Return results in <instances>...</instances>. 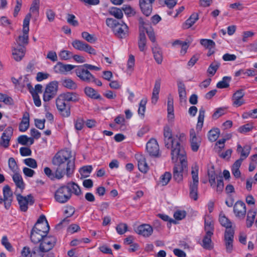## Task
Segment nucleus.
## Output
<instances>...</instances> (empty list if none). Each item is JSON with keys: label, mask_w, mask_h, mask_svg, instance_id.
Segmentation results:
<instances>
[{"label": "nucleus", "mask_w": 257, "mask_h": 257, "mask_svg": "<svg viewBox=\"0 0 257 257\" xmlns=\"http://www.w3.org/2000/svg\"><path fill=\"white\" fill-rule=\"evenodd\" d=\"M71 151L67 149L58 151L53 157L52 163L54 166L55 177L60 179L65 174L70 177L75 169L74 159L72 161Z\"/></svg>", "instance_id": "f257e3e1"}, {"label": "nucleus", "mask_w": 257, "mask_h": 257, "mask_svg": "<svg viewBox=\"0 0 257 257\" xmlns=\"http://www.w3.org/2000/svg\"><path fill=\"white\" fill-rule=\"evenodd\" d=\"M80 100L79 95L75 92H66L60 94L56 99L57 108L63 117H68L71 114V106L66 102H77Z\"/></svg>", "instance_id": "f03ea898"}, {"label": "nucleus", "mask_w": 257, "mask_h": 257, "mask_svg": "<svg viewBox=\"0 0 257 257\" xmlns=\"http://www.w3.org/2000/svg\"><path fill=\"white\" fill-rule=\"evenodd\" d=\"M164 137L166 147L171 149L172 159L175 160L176 155H178L181 151H184L183 147L180 145V142L184 139V134H180L179 137L178 135L173 137L171 128L166 126L164 128Z\"/></svg>", "instance_id": "7ed1b4c3"}, {"label": "nucleus", "mask_w": 257, "mask_h": 257, "mask_svg": "<svg viewBox=\"0 0 257 257\" xmlns=\"http://www.w3.org/2000/svg\"><path fill=\"white\" fill-rule=\"evenodd\" d=\"M106 24L110 28L114 36L119 39H125L129 35V28L123 21L118 22L112 18H107Z\"/></svg>", "instance_id": "20e7f679"}, {"label": "nucleus", "mask_w": 257, "mask_h": 257, "mask_svg": "<svg viewBox=\"0 0 257 257\" xmlns=\"http://www.w3.org/2000/svg\"><path fill=\"white\" fill-rule=\"evenodd\" d=\"M176 159L172 160L173 162H176L179 159L180 164H175L173 168V178L178 182H181L183 178V173L187 171L188 164L186 160V155L185 151H182L176 155Z\"/></svg>", "instance_id": "39448f33"}, {"label": "nucleus", "mask_w": 257, "mask_h": 257, "mask_svg": "<svg viewBox=\"0 0 257 257\" xmlns=\"http://www.w3.org/2000/svg\"><path fill=\"white\" fill-rule=\"evenodd\" d=\"M198 166L195 164L192 167V181L189 183V196L194 200L198 199V186L199 184Z\"/></svg>", "instance_id": "423d86ee"}, {"label": "nucleus", "mask_w": 257, "mask_h": 257, "mask_svg": "<svg viewBox=\"0 0 257 257\" xmlns=\"http://www.w3.org/2000/svg\"><path fill=\"white\" fill-rule=\"evenodd\" d=\"M30 14H28L23 21V34L22 36H19L16 40V44L18 47H25L28 44L29 42V24L31 18Z\"/></svg>", "instance_id": "0eeeda50"}, {"label": "nucleus", "mask_w": 257, "mask_h": 257, "mask_svg": "<svg viewBox=\"0 0 257 257\" xmlns=\"http://www.w3.org/2000/svg\"><path fill=\"white\" fill-rule=\"evenodd\" d=\"M71 197V190L67 185H63L58 188L54 195L56 201L62 204L67 202Z\"/></svg>", "instance_id": "6e6552de"}, {"label": "nucleus", "mask_w": 257, "mask_h": 257, "mask_svg": "<svg viewBox=\"0 0 257 257\" xmlns=\"http://www.w3.org/2000/svg\"><path fill=\"white\" fill-rule=\"evenodd\" d=\"M57 241L56 238L54 236H46L40 241L38 247L41 252H47L51 250L55 246Z\"/></svg>", "instance_id": "1a4fd4ad"}, {"label": "nucleus", "mask_w": 257, "mask_h": 257, "mask_svg": "<svg viewBox=\"0 0 257 257\" xmlns=\"http://www.w3.org/2000/svg\"><path fill=\"white\" fill-rule=\"evenodd\" d=\"M3 192L4 198L0 196V204L4 203L5 208L8 209L11 207L13 201V192L8 185L4 187Z\"/></svg>", "instance_id": "9d476101"}, {"label": "nucleus", "mask_w": 257, "mask_h": 257, "mask_svg": "<svg viewBox=\"0 0 257 257\" xmlns=\"http://www.w3.org/2000/svg\"><path fill=\"white\" fill-rule=\"evenodd\" d=\"M146 150L148 154L153 157H159L160 156L159 146L156 140L151 139L147 143Z\"/></svg>", "instance_id": "9b49d317"}, {"label": "nucleus", "mask_w": 257, "mask_h": 257, "mask_svg": "<svg viewBox=\"0 0 257 257\" xmlns=\"http://www.w3.org/2000/svg\"><path fill=\"white\" fill-rule=\"evenodd\" d=\"M17 199L21 210L24 212H26L28 210V204L32 205L34 202L33 197L31 194L24 197L19 194L17 195Z\"/></svg>", "instance_id": "f8f14e48"}, {"label": "nucleus", "mask_w": 257, "mask_h": 257, "mask_svg": "<svg viewBox=\"0 0 257 257\" xmlns=\"http://www.w3.org/2000/svg\"><path fill=\"white\" fill-rule=\"evenodd\" d=\"M75 73L80 79L87 83L91 82L93 78V75L83 66L75 69Z\"/></svg>", "instance_id": "ddd939ff"}, {"label": "nucleus", "mask_w": 257, "mask_h": 257, "mask_svg": "<svg viewBox=\"0 0 257 257\" xmlns=\"http://www.w3.org/2000/svg\"><path fill=\"white\" fill-rule=\"evenodd\" d=\"M234 231L233 229L225 230L224 233V241L226 251L227 253H231L233 250V238Z\"/></svg>", "instance_id": "4468645a"}, {"label": "nucleus", "mask_w": 257, "mask_h": 257, "mask_svg": "<svg viewBox=\"0 0 257 257\" xmlns=\"http://www.w3.org/2000/svg\"><path fill=\"white\" fill-rule=\"evenodd\" d=\"M13 134V128L12 126L8 127L3 133L1 138V145L4 148H8L9 147Z\"/></svg>", "instance_id": "2eb2a0df"}, {"label": "nucleus", "mask_w": 257, "mask_h": 257, "mask_svg": "<svg viewBox=\"0 0 257 257\" xmlns=\"http://www.w3.org/2000/svg\"><path fill=\"white\" fill-rule=\"evenodd\" d=\"M233 212L236 217L243 218L246 212L245 203L241 201H237L234 205Z\"/></svg>", "instance_id": "dca6fc26"}, {"label": "nucleus", "mask_w": 257, "mask_h": 257, "mask_svg": "<svg viewBox=\"0 0 257 257\" xmlns=\"http://www.w3.org/2000/svg\"><path fill=\"white\" fill-rule=\"evenodd\" d=\"M201 138L197 137L194 129L190 130V142L192 150L193 152H197L200 146Z\"/></svg>", "instance_id": "f3484780"}, {"label": "nucleus", "mask_w": 257, "mask_h": 257, "mask_svg": "<svg viewBox=\"0 0 257 257\" xmlns=\"http://www.w3.org/2000/svg\"><path fill=\"white\" fill-rule=\"evenodd\" d=\"M155 0H139V6L142 13L147 17L149 16L152 11V4Z\"/></svg>", "instance_id": "a211bd4d"}, {"label": "nucleus", "mask_w": 257, "mask_h": 257, "mask_svg": "<svg viewBox=\"0 0 257 257\" xmlns=\"http://www.w3.org/2000/svg\"><path fill=\"white\" fill-rule=\"evenodd\" d=\"M244 90L242 89L235 91L233 94L232 100V104L235 107H239L245 103L243 99L244 96Z\"/></svg>", "instance_id": "6ab92c4d"}, {"label": "nucleus", "mask_w": 257, "mask_h": 257, "mask_svg": "<svg viewBox=\"0 0 257 257\" xmlns=\"http://www.w3.org/2000/svg\"><path fill=\"white\" fill-rule=\"evenodd\" d=\"M136 232L144 237H148L153 232V227L148 224H143L139 225L136 230Z\"/></svg>", "instance_id": "aec40b11"}, {"label": "nucleus", "mask_w": 257, "mask_h": 257, "mask_svg": "<svg viewBox=\"0 0 257 257\" xmlns=\"http://www.w3.org/2000/svg\"><path fill=\"white\" fill-rule=\"evenodd\" d=\"M136 158L138 161L139 170L142 173H146L148 171L149 167L144 156L141 154L137 155Z\"/></svg>", "instance_id": "412c9836"}, {"label": "nucleus", "mask_w": 257, "mask_h": 257, "mask_svg": "<svg viewBox=\"0 0 257 257\" xmlns=\"http://www.w3.org/2000/svg\"><path fill=\"white\" fill-rule=\"evenodd\" d=\"M26 51L25 47H14L12 55L14 59L17 61H21L24 57Z\"/></svg>", "instance_id": "4be33fe9"}, {"label": "nucleus", "mask_w": 257, "mask_h": 257, "mask_svg": "<svg viewBox=\"0 0 257 257\" xmlns=\"http://www.w3.org/2000/svg\"><path fill=\"white\" fill-rule=\"evenodd\" d=\"M161 80L160 78H158L156 80L155 85L153 88L152 96V103L155 104L159 98V94L160 90Z\"/></svg>", "instance_id": "5701e85b"}, {"label": "nucleus", "mask_w": 257, "mask_h": 257, "mask_svg": "<svg viewBox=\"0 0 257 257\" xmlns=\"http://www.w3.org/2000/svg\"><path fill=\"white\" fill-rule=\"evenodd\" d=\"M177 86L180 102H186L187 96L185 84L182 81H179Z\"/></svg>", "instance_id": "b1692460"}, {"label": "nucleus", "mask_w": 257, "mask_h": 257, "mask_svg": "<svg viewBox=\"0 0 257 257\" xmlns=\"http://www.w3.org/2000/svg\"><path fill=\"white\" fill-rule=\"evenodd\" d=\"M47 235L39 231L32 229L31 232V239L34 243L40 242Z\"/></svg>", "instance_id": "393cba45"}, {"label": "nucleus", "mask_w": 257, "mask_h": 257, "mask_svg": "<svg viewBox=\"0 0 257 257\" xmlns=\"http://www.w3.org/2000/svg\"><path fill=\"white\" fill-rule=\"evenodd\" d=\"M50 227L48 221L45 222L44 223H36L32 229L41 233H43L47 235L49 232Z\"/></svg>", "instance_id": "a878e982"}, {"label": "nucleus", "mask_w": 257, "mask_h": 257, "mask_svg": "<svg viewBox=\"0 0 257 257\" xmlns=\"http://www.w3.org/2000/svg\"><path fill=\"white\" fill-rule=\"evenodd\" d=\"M257 213L256 209H251L248 211L246 218V226L248 228L250 227L254 221L255 216Z\"/></svg>", "instance_id": "bb28decb"}, {"label": "nucleus", "mask_w": 257, "mask_h": 257, "mask_svg": "<svg viewBox=\"0 0 257 257\" xmlns=\"http://www.w3.org/2000/svg\"><path fill=\"white\" fill-rule=\"evenodd\" d=\"M61 84L64 87L70 89L75 90L77 88V84L70 78H64L61 81Z\"/></svg>", "instance_id": "cd10ccee"}, {"label": "nucleus", "mask_w": 257, "mask_h": 257, "mask_svg": "<svg viewBox=\"0 0 257 257\" xmlns=\"http://www.w3.org/2000/svg\"><path fill=\"white\" fill-rule=\"evenodd\" d=\"M251 148L249 146H245L243 148L240 145H237V152L240 153V158L243 161L249 155Z\"/></svg>", "instance_id": "c85d7f7f"}, {"label": "nucleus", "mask_w": 257, "mask_h": 257, "mask_svg": "<svg viewBox=\"0 0 257 257\" xmlns=\"http://www.w3.org/2000/svg\"><path fill=\"white\" fill-rule=\"evenodd\" d=\"M29 114L26 113L24 114L23 119L19 125V131L21 132L26 131L29 127Z\"/></svg>", "instance_id": "c756f323"}, {"label": "nucleus", "mask_w": 257, "mask_h": 257, "mask_svg": "<svg viewBox=\"0 0 257 257\" xmlns=\"http://www.w3.org/2000/svg\"><path fill=\"white\" fill-rule=\"evenodd\" d=\"M27 87L28 89H29L30 92L32 94L34 102L36 106L39 107L41 105V101L40 99L39 96L38 95V94H37L35 91H34V88H33L32 86L31 85L30 83H27L26 84Z\"/></svg>", "instance_id": "7c9ffc66"}, {"label": "nucleus", "mask_w": 257, "mask_h": 257, "mask_svg": "<svg viewBox=\"0 0 257 257\" xmlns=\"http://www.w3.org/2000/svg\"><path fill=\"white\" fill-rule=\"evenodd\" d=\"M198 19V15L197 13L192 14L184 24L183 28L184 29H188L190 28L195 23Z\"/></svg>", "instance_id": "2f4dec72"}, {"label": "nucleus", "mask_w": 257, "mask_h": 257, "mask_svg": "<svg viewBox=\"0 0 257 257\" xmlns=\"http://www.w3.org/2000/svg\"><path fill=\"white\" fill-rule=\"evenodd\" d=\"M213 234V233H210L209 232L206 233V235L204 237L202 241L203 243L202 246L203 248L207 249H211L212 248L211 238Z\"/></svg>", "instance_id": "473e14b6"}, {"label": "nucleus", "mask_w": 257, "mask_h": 257, "mask_svg": "<svg viewBox=\"0 0 257 257\" xmlns=\"http://www.w3.org/2000/svg\"><path fill=\"white\" fill-rule=\"evenodd\" d=\"M219 221L221 225L226 228V230L233 229L232 228V223L227 218L224 214H220L219 215Z\"/></svg>", "instance_id": "72a5a7b5"}, {"label": "nucleus", "mask_w": 257, "mask_h": 257, "mask_svg": "<svg viewBox=\"0 0 257 257\" xmlns=\"http://www.w3.org/2000/svg\"><path fill=\"white\" fill-rule=\"evenodd\" d=\"M58 83L54 81L50 82L46 86L45 91L56 95L58 91Z\"/></svg>", "instance_id": "f704fd0d"}, {"label": "nucleus", "mask_w": 257, "mask_h": 257, "mask_svg": "<svg viewBox=\"0 0 257 257\" xmlns=\"http://www.w3.org/2000/svg\"><path fill=\"white\" fill-rule=\"evenodd\" d=\"M13 179L18 188L21 190L25 188V183L20 174L15 173L13 176Z\"/></svg>", "instance_id": "c9c22d12"}, {"label": "nucleus", "mask_w": 257, "mask_h": 257, "mask_svg": "<svg viewBox=\"0 0 257 257\" xmlns=\"http://www.w3.org/2000/svg\"><path fill=\"white\" fill-rule=\"evenodd\" d=\"M146 42L147 39L145 33L143 32L140 33L138 46L141 51L144 52L146 50Z\"/></svg>", "instance_id": "e433bc0d"}, {"label": "nucleus", "mask_w": 257, "mask_h": 257, "mask_svg": "<svg viewBox=\"0 0 257 257\" xmlns=\"http://www.w3.org/2000/svg\"><path fill=\"white\" fill-rule=\"evenodd\" d=\"M108 12L109 15L113 16L116 19H121L123 18V13L122 10L116 7L110 8Z\"/></svg>", "instance_id": "4c0bfd02"}, {"label": "nucleus", "mask_w": 257, "mask_h": 257, "mask_svg": "<svg viewBox=\"0 0 257 257\" xmlns=\"http://www.w3.org/2000/svg\"><path fill=\"white\" fill-rule=\"evenodd\" d=\"M152 51L156 62L159 64H161L163 61V56L161 49L158 47H154L152 48Z\"/></svg>", "instance_id": "58836bf2"}, {"label": "nucleus", "mask_w": 257, "mask_h": 257, "mask_svg": "<svg viewBox=\"0 0 257 257\" xmlns=\"http://www.w3.org/2000/svg\"><path fill=\"white\" fill-rule=\"evenodd\" d=\"M84 92L87 96L93 99H100L101 96L93 88L90 87H86L84 88Z\"/></svg>", "instance_id": "ea45409f"}, {"label": "nucleus", "mask_w": 257, "mask_h": 257, "mask_svg": "<svg viewBox=\"0 0 257 257\" xmlns=\"http://www.w3.org/2000/svg\"><path fill=\"white\" fill-rule=\"evenodd\" d=\"M167 110L168 113V117L171 118H174V105H173V98L171 94H169L168 97L167 102Z\"/></svg>", "instance_id": "a19ab883"}, {"label": "nucleus", "mask_w": 257, "mask_h": 257, "mask_svg": "<svg viewBox=\"0 0 257 257\" xmlns=\"http://www.w3.org/2000/svg\"><path fill=\"white\" fill-rule=\"evenodd\" d=\"M66 185L71 190V194L73 193L77 196L81 194V191L79 186L75 183L73 182H69Z\"/></svg>", "instance_id": "79ce46f5"}, {"label": "nucleus", "mask_w": 257, "mask_h": 257, "mask_svg": "<svg viewBox=\"0 0 257 257\" xmlns=\"http://www.w3.org/2000/svg\"><path fill=\"white\" fill-rule=\"evenodd\" d=\"M208 175L209 177V182L212 188H214L216 184L215 180L216 179L217 180V179H219V176H218L217 174L215 173L213 169L208 171Z\"/></svg>", "instance_id": "37998d69"}, {"label": "nucleus", "mask_w": 257, "mask_h": 257, "mask_svg": "<svg viewBox=\"0 0 257 257\" xmlns=\"http://www.w3.org/2000/svg\"><path fill=\"white\" fill-rule=\"evenodd\" d=\"M220 131L218 128H214L209 131L208 138L210 141L214 142L219 137Z\"/></svg>", "instance_id": "c03bdc74"}, {"label": "nucleus", "mask_w": 257, "mask_h": 257, "mask_svg": "<svg viewBox=\"0 0 257 257\" xmlns=\"http://www.w3.org/2000/svg\"><path fill=\"white\" fill-rule=\"evenodd\" d=\"M204 229L206 232L213 233L214 230V224L213 221L209 217L205 218Z\"/></svg>", "instance_id": "a18cd8bd"}, {"label": "nucleus", "mask_w": 257, "mask_h": 257, "mask_svg": "<svg viewBox=\"0 0 257 257\" xmlns=\"http://www.w3.org/2000/svg\"><path fill=\"white\" fill-rule=\"evenodd\" d=\"M18 142L22 145H27L29 143L30 145H32L34 143V139L32 138H28L26 135H22L18 137Z\"/></svg>", "instance_id": "49530a36"}, {"label": "nucleus", "mask_w": 257, "mask_h": 257, "mask_svg": "<svg viewBox=\"0 0 257 257\" xmlns=\"http://www.w3.org/2000/svg\"><path fill=\"white\" fill-rule=\"evenodd\" d=\"M87 43L79 40L75 39L72 42V45L74 48L79 51H82L84 50Z\"/></svg>", "instance_id": "de8ad7c7"}, {"label": "nucleus", "mask_w": 257, "mask_h": 257, "mask_svg": "<svg viewBox=\"0 0 257 257\" xmlns=\"http://www.w3.org/2000/svg\"><path fill=\"white\" fill-rule=\"evenodd\" d=\"M231 78L228 76L223 77L222 80L217 83L216 87L218 88H225L229 87V83Z\"/></svg>", "instance_id": "09e8293b"}, {"label": "nucleus", "mask_w": 257, "mask_h": 257, "mask_svg": "<svg viewBox=\"0 0 257 257\" xmlns=\"http://www.w3.org/2000/svg\"><path fill=\"white\" fill-rule=\"evenodd\" d=\"M219 66L220 63L219 62L217 61H214L209 66L207 69V72L211 76H213L215 74Z\"/></svg>", "instance_id": "8fccbe9b"}, {"label": "nucleus", "mask_w": 257, "mask_h": 257, "mask_svg": "<svg viewBox=\"0 0 257 257\" xmlns=\"http://www.w3.org/2000/svg\"><path fill=\"white\" fill-rule=\"evenodd\" d=\"M200 44L206 49L214 48L215 46V42L210 39H202L200 40Z\"/></svg>", "instance_id": "3c124183"}, {"label": "nucleus", "mask_w": 257, "mask_h": 257, "mask_svg": "<svg viewBox=\"0 0 257 257\" xmlns=\"http://www.w3.org/2000/svg\"><path fill=\"white\" fill-rule=\"evenodd\" d=\"M205 112V109L203 108H201L199 109L197 128L199 127L201 129L203 126Z\"/></svg>", "instance_id": "603ef678"}, {"label": "nucleus", "mask_w": 257, "mask_h": 257, "mask_svg": "<svg viewBox=\"0 0 257 257\" xmlns=\"http://www.w3.org/2000/svg\"><path fill=\"white\" fill-rule=\"evenodd\" d=\"M171 174L169 172H166L160 177V183L163 185H166L171 179Z\"/></svg>", "instance_id": "864d4df0"}, {"label": "nucleus", "mask_w": 257, "mask_h": 257, "mask_svg": "<svg viewBox=\"0 0 257 257\" xmlns=\"http://www.w3.org/2000/svg\"><path fill=\"white\" fill-rule=\"evenodd\" d=\"M39 5H40V0H34L31 5V8L30 9V13L31 15V13L33 14L36 13L37 15L39 14Z\"/></svg>", "instance_id": "5fc2aeb1"}, {"label": "nucleus", "mask_w": 257, "mask_h": 257, "mask_svg": "<svg viewBox=\"0 0 257 257\" xmlns=\"http://www.w3.org/2000/svg\"><path fill=\"white\" fill-rule=\"evenodd\" d=\"M92 170L91 166H86L82 167L80 169L79 172L82 177L85 178L89 176V174L91 173Z\"/></svg>", "instance_id": "6e6d98bb"}, {"label": "nucleus", "mask_w": 257, "mask_h": 257, "mask_svg": "<svg viewBox=\"0 0 257 257\" xmlns=\"http://www.w3.org/2000/svg\"><path fill=\"white\" fill-rule=\"evenodd\" d=\"M242 117L243 119H247L249 117L252 118H257V109L250 110L248 112H244L242 114Z\"/></svg>", "instance_id": "4d7b16f0"}, {"label": "nucleus", "mask_w": 257, "mask_h": 257, "mask_svg": "<svg viewBox=\"0 0 257 257\" xmlns=\"http://www.w3.org/2000/svg\"><path fill=\"white\" fill-rule=\"evenodd\" d=\"M147 102V98H143L141 100L139 104V107L138 109V113L142 116L144 115V113L146 110V105Z\"/></svg>", "instance_id": "13d9d810"}, {"label": "nucleus", "mask_w": 257, "mask_h": 257, "mask_svg": "<svg viewBox=\"0 0 257 257\" xmlns=\"http://www.w3.org/2000/svg\"><path fill=\"white\" fill-rule=\"evenodd\" d=\"M253 126L252 124L247 123L240 126L238 129V131L240 133L245 134L251 131L253 129Z\"/></svg>", "instance_id": "bf43d9fd"}, {"label": "nucleus", "mask_w": 257, "mask_h": 257, "mask_svg": "<svg viewBox=\"0 0 257 257\" xmlns=\"http://www.w3.org/2000/svg\"><path fill=\"white\" fill-rule=\"evenodd\" d=\"M59 56L62 60H68L72 58V53L67 50H62L60 52Z\"/></svg>", "instance_id": "052dcab7"}, {"label": "nucleus", "mask_w": 257, "mask_h": 257, "mask_svg": "<svg viewBox=\"0 0 257 257\" xmlns=\"http://www.w3.org/2000/svg\"><path fill=\"white\" fill-rule=\"evenodd\" d=\"M0 101L4 102L6 104H12L13 100L12 97L8 96L6 94L0 93Z\"/></svg>", "instance_id": "680f3d73"}, {"label": "nucleus", "mask_w": 257, "mask_h": 257, "mask_svg": "<svg viewBox=\"0 0 257 257\" xmlns=\"http://www.w3.org/2000/svg\"><path fill=\"white\" fill-rule=\"evenodd\" d=\"M24 163L28 166L32 168H36L37 167V163L36 161L33 158H29L24 160Z\"/></svg>", "instance_id": "e2e57ef3"}, {"label": "nucleus", "mask_w": 257, "mask_h": 257, "mask_svg": "<svg viewBox=\"0 0 257 257\" xmlns=\"http://www.w3.org/2000/svg\"><path fill=\"white\" fill-rule=\"evenodd\" d=\"M82 37L86 41L89 43H94L96 41V39L93 35H90L87 32H83L81 33Z\"/></svg>", "instance_id": "0e129e2a"}, {"label": "nucleus", "mask_w": 257, "mask_h": 257, "mask_svg": "<svg viewBox=\"0 0 257 257\" xmlns=\"http://www.w3.org/2000/svg\"><path fill=\"white\" fill-rule=\"evenodd\" d=\"M121 10L123 11L125 15L129 16L134 15L136 14L135 10L130 5H123Z\"/></svg>", "instance_id": "69168bd1"}, {"label": "nucleus", "mask_w": 257, "mask_h": 257, "mask_svg": "<svg viewBox=\"0 0 257 257\" xmlns=\"http://www.w3.org/2000/svg\"><path fill=\"white\" fill-rule=\"evenodd\" d=\"M116 229L118 234H123L127 231V225L125 223H119L117 225Z\"/></svg>", "instance_id": "338daca9"}, {"label": "nucleus", "mask_w": 257, "mask_h": 257, "mask_svg": "<svg viewBox=\"0 0 257 257\" xmlns=\"http://www.w3.org/2000/svg\"><path fill=\"white\" fill-rule=\"evenodd\" d=\"M43 252L38 247L35 246L31 251L30 257H43Z\"/></svg>", "instance_id": "774afa93"}]
</instances>
